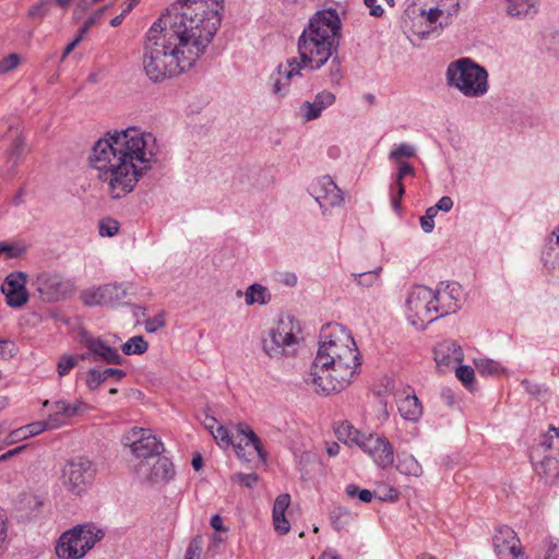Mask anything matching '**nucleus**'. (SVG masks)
Returning a JSON list of instances; mask_svg holds the SVG:
<instances>
[{
    "label": "nucleus",
    "instance_id": "1",
    "mask_svg": "<svg viewBox=\"0 0 559 559\" xmlns=\"http://www.w3.org/2000/svg\"><path fill=\"white\" fill-rule=\"evenodd\" d=\"M222 9L219 0H185L178 11L154 22L143 55L148 79L160 82L193 68L221 25Z\"/></svg>",
    "mask_w": 559,
    "mask_h": 559
},
{
    "label": "nucleus",
    "instance_id": "2",
    "mask_svg": "<svg viewBox=\"0 0 559 559\" xmlns=\"http://www.w3.org/2000/svg\"><path fill=\"white\" fill-rule=\"evenodd\" d=\"M157 138L140 127L108 131L88 155V165L111 199L131 193L139 181L157 164Z\"/></svg>",
    "mask_w": 559,
    "mask_h": 559
},
{
    "label": "nucleus",
    "instance_id": "3",
    "mask_svg": "<svg viewBox=\"0 0 559 559\" xmlns=\"http://www.w3.org/2000/svg\"><path fill=\"white\" fill-rule=\"evenodd\" d=\"M361 356L352 333L329 323L321 329L317 355L304 376L314 393L330 395L347 389L358 376Z\"/></svg>",
    "mask_w": 559,
    "mask_h": 559
},
{
    "label": "nucleus",
    "instance_id": "4",
    "mask_svg": "<svg viewBox=\"0 0 559 559\" xmlns=\"http://www.w3.org/2000/svg\"><path fill=\"white\" fill-rule=\"evenodd\" d=\"M342 37V21L335 9L317 11L297 41L299 58L309 70L321 69L337 51Z\"/></svg>",
    "mask_w": 559,
    "mask_h": 559
},
{
    "label": "nucleus",
    "instance_id": "5",
    "mask_svg": "<svg viewBox=\"0 0 559 559\" xmlns=\"http://www.w3.org/2000/svg\"><path fill=\"white\" fill-rule=\"evenodd\" d=\"M488 71L467 57L451 61L445 70V82L467 98H480L489 91Z\"/></svg>",
    "mask_w": 559,
    "mask_h": 559
},
{
    "label": "nucleus",
    "instance_id": "6",
    "mask_svg": "<svg viewBox=\"0 0 559 559\" xmlns=\"http://www.w3.org/2000/svg\"><path fill=\"white\" fill-rule=\"evenodd\" d=\"M413 20L412 31L419 38H429L449 26L459 14L460 0H430Z\"/></svg>",
    "mask_w": 559,
    "mask_h": 559
},
{
    "label": "nucleus",
    "instance_id": "7",
    "mask_svg": "<svg viewBox=\"0 0 559 559\" xmlns=\"http://www.w3.org/2000/svg\"><path fill=\"white\" fill-rule=\"evenodd\" d=\"M301 328L290 316L280 318L262 338V349L272 359H282L296 354Z\"/></svg>",
    "mask_w": 559,
    "mask_h": 559
},
{
    "label": "nucleus",
    "instance_id": "8",
    "mask_svg": "<svg viewBox=\"0 0 559 559\" xmlns=\"http://www.w3.org/2000/svg\"><path fill=\"white\" fill-rule=\"evenodd\" d=\"M337 433L340 439H344L345 443L358 445L378 467L385 469L393 465V445L384 436L362 433L350 424H342L337 429Z\"/></svg>",
    "mask_w": 559,
    "mask_h": 559
},
{
    "label": "nucleus",
    "instance_id": "9",
    "mask_svg": "<svg viewBox=\"0 0 559 559\" xmlns=\"http://www.w3.org/2000/svg\"><path fill=\"white\" fill-rule=\"evenodd\" d=\"M104 536V530L96 524H79L61 534L55 552L60 559H82Z\"/></svg>",
    "mask_w": 559,
    "mask_h": 559
},
{
    "label": "nucleus",
    "instance_id": "10",
    "mask_svg": "<svg viewBox=\"0 0 559 559\" xmlns=\"http://www.w3.org/2000/svg\"><path fill=\"white\" fill-rule=\"evenodd\" d=\"M95 476L94 463L84 456H76L63 464L60 469L59 481L68 493L81 497L92 486Z\"/></svg>",
    "mask_w": 559,
    "mask_h": 559
},
{
    "label": "nucleus",
    "instance_id": "11",
    "mask_svg": "<svg viewBox=\"0 0 559 559\" xmlns=\"http://www.w3.org/2000/svg\"><path fill=\"white\" fill-rule=\"evenodd\" d=\"M433 298V289L427 286L416 285L409 289L405 300V316L412 325L424 329L438 319Z\"/></svg>",
    "mask_w": 559,
    "mask_h": 559
},
{
    "label": "nucleus",
    "instance_id": "12",
    "mask_svg": "<svg viewBox=\"0 0 559 559\" xmlns=\"http://www.w3.org/2000/svg\"><path fill=\"white\" fill-rule=\"evenodd\" d=\"M124 444L130 447L139 463H148L164 451L163 442L157 439L151 429L132 428L124 437Z\"/></svg>",
    "mask_w": 559,
    "mask_h": 559
},
{
    "label": "nucleus",
    "instance_id": "13",
    "mask_svg": "<svg viewBox=\"0 0 559 559\" xmlns=\"http://www.w3.org/2000/svg\"><path fill=\"white\" fill-rule=\"evenodd\" d=\"M235 430L236 435L231 447L235 448L237 456L250 461L251 456L257 455L262 462H265L266 452L257 433L245 423L236 425Z\"/></svg>",
    "mask_w": 559,
    "mask_h": 559
},
{
    "label": "nucleus",
    "instance_id": "14",
    "mask_svg": "<svg viewBox=\"0 0 559 559\" xmlns=\"http://www.w3.org/2000/svg\"><path fill=\"white\" fill-rule=\"evenodd\" d=\"M128 297V288L123 284H106L96 288L85 289L81 300L86 306L117 307Z\"/></svg>",
    "mask_w": 559,
    "mask_h": 559
},
{
    "label": "nucleus",
    "instance_id": "15",
    "mask_svg": "<svg viewBox=\"0 0 559 559\" xmlns=\"http://www.w3.org/2000/svg\"><path fill=\"white\" fill-rule=\"evenodd\" d=\"M309 191L319 203L323 214L329 209L341 206L344 203L342 190L330 176L319 177L311 183Z\"/></svg>",
    "mask_w": 559,
    "mask_h": 559
},
{
    "label": "nucleus",
    "instance_id": "16",
    "mask_svg": "<svg viewBox=\"0 0 559 559\" xmlns=\"http://www.w3.org/2000/svg\"><path fill=\"white\" fill-rule=\"evenodd\" d=\"M135 474L142 481L166 484L175 476V468L169 459L158 455L148 463L136 464Z\"/></svg>",
    "mask_w": 559,
    "mask_h": 559
},
{
    "label": "nucleus",
    "instance_id": "17",
    "mask_svg": "<svg viewBox=\"0 0 559 559\" xmlns=\"http://www.w3.org/2000/svg\"><path fill=\"white\" fill-rule=\"evenodd\" d=\"M302 69H306L302 60L296 57L278 64L276 72L271 76L273 94L280 97L287 95L293 80L301 75Z\"/></svg>",
    "mask_w": 559,
    "mask_h": 559
},
{
    "label": "nucleus",
    "instance_id": "18",
    "mask_svg": "<svg viewBox=\"0 0 559 559\" xmlns=\"http://www.w3.org/2000/svg\"><path fill=\"white\" fill-rule=\"evenodd\" d=\"M493 548L498 559H527L515 532L501 526L493 536Z\"/></svg>",
    "mask_w": 559,
    "mask_h": 559
},
{
    "label": "nucleus",
    "instance_id": "19",
    "mask_svg": "<svg viewBox=\"0 0 559 559\" xmlns=\"http://www.w3.org/2000/svg\"><path fill=\"white\" fill-rule=\"evenodd\" d=\"M433 295L438 318L454 313L461 308L463 294L459 283H441L440 286L433 290Z\"/></svg>",
    "mask_w": 559,
    "mask_h": 559
},
{
    "label": "nucleus",
    "instance_id": "20",
    "mask_svg": "<svg viewBox=\"0 0 559 559\" xmlns=\"http://www.w3.org/2000/svg\"><path fill=\"white\" fill-rule=\"evenodd\" d=\"M44 407L48 408V419L50 427L57 429L69 424L70 419L83 413L87 406L82 401L69 403L64 400L53 402L45 401Z\"/></svg>",
    "mask_w": 559,
    "mask_h": 559
},
{
    "label": "nucleus",
    "instance_id": "21",
    "mask_svg": "<svg viewBox=\"0 0 559 559\" xmlns=\"http://www.w3.org/2000/svg\"><path fill=\"white\" fill-rule=\"evenodd\" d=\"M36 285L41 296L49 301H57L63 298L72 289L71 282L56 273L38 275Z\"/></svg>",
    "mask_w": 559,
    "mask_h": 559
},
{
    "label": "nucleus",
    "instance_id": "22",
    "mask_svg": "<svg viewBox=\"0 0 559 559\" xmlns=\"http://www.w3.org/2000/svg\"><path fill=\"white\" fill-rule=\"evenodd\" d=\"M1 290L10 307L20 308L28 301L26 275L22 272L10 273L2 283Z\"/></svg>",
    "mask_w": 559,
    "mask_h": 559
},
{
    "label": "nucleus",
    "instance_id": "23",
    "mask_svg": "<svg viewBox=\"0 0 559 559\" xmlns=\"http://www.w3.org/2000/svg\"><path fill=\"white\" fill-rule=\"evenodd\" d=\"M336 96L330 91H321L312 100H305L299 107V116L304 122H310L321 117L323 110L335 103Z\"/></svg>",
    "mask_w": 559,
    "mask_h": 559
},
{
    "label": "nucleus",
    "instance_id": "24",
    "mask_svg": "<svg viewBox=\"0 0 559 559\" xmlns=\"http://www.w3.org/2000/svg\"><path fill=\"white\" fill-rule=\"evenodd\" d=\"M396 171L392 176V183L390 186V199L392 209L400 213L402 210V198L405 194L404 180L406 177L415 176V168L407 162L394 163Z\"/></svg>",
    "mask_w": 559,
    "mask_h": 559
},
{
    "label": "nucleus",
    "instance_id": "25",
    "mask_svg": "<svg viewBox=\"0 0 559 559\" xmlns=\"http://www.w3.org/2000/svg\"><path fill=\"white\" fill-rule=\"evenodd\" d=\"M83 343L94 360H102L109 365H121L124 360L117 348L109 346L99 337L87 336L84 337Z\"/></svg>",
    "mask_w": 559,
    "mask_h": 559
},
{
    "label": "nucleus",
    "instance_id": "26",
    "mask_svg": "<svg viewBox=\"0 0 559 559\" xmlns=\"http://www.w3.org/2000/svg\"><path fill=\"white\" fill-rule=\"evenodd\" d=\"M436 364L441 367H450L461 364L464 359L462 347L452 341L439 343L433 350Z\"/></svg>",
    "mask_w": 559,
    "mask_h": 559
},
{
    "label": "nucleus",
    "instance_id": "27",
    "mask_svg": "<svg viewBox=\"0 0 559 559\" xmlns=\"http://www.w3.org/2000/svg\"><path fill=\"white\" fill-rule=\"evenodd\" d=\"M542 261L550 271H559V226L547 237L542 251Z\"/></svg>",
    "mask_w": 559,
    "mask_h": 559
},
{
    "label": "nucleus",
    "instance_id": "28",
    "mask_svg": "<svg viewBox=\"0 0 559 559\" xmlns=\"http://www.w3.org/2000/svg\"><path fill=\"white\" fill-rule=\"evenodd\" d=\"M290 504V496L288 493L280 495L273 506V525L274 530L284 535L289 532L290 524L285 516V512Z\"/></svg>",
    "mask_w": 559,
    "mask_h": 559
},
{
    "label": "nucleus",
    "instance_id": "29",
    "mask_svg": "<svg viewBox=\"0 0 559 559\" xmlns=\"http://www.w3.org/2000/svg\"><path fill=\"white\" fill-rule=\"evenodd\" d=\"M397 409L401 416L409 421H418L423 416V405L413 393H406L397 401Z\"/></svg>",
    "mask_w": 559,
    "mask_h": 559
},
{
    "label": "nucleus",
    "instance_id": "30",
    "mask_svg": "<svg viewBox=\"0 0 559 559\" xmlns=\"http://www.w3.org/2000/svg\"><path fill=\"white\" fill-rule=\"evenodd\" d=\"M508 15L516 19L533 17L539 8V0H506Z\"/></svg>",
    "mask_w": 559,
    "mask_h": 559
},
{
    "label": "nucleus",
    "instance_id": "31",
    "mask_svg": "<svg viewBox=\"0 0 559 559\" xmlns=\"http://www.w3.org/2000/svg\"><path fill=\"white\" fill-rule=\"evenodd\" d=\"M395 468L401 474L408 477H420L424 473L421 464L417 459L405 451L397 453Z\"/></svg>",
    "mask_w": 559,
    "mask_h": 559
},
{
    "label": "nucleus",
    "instance_id": "32",
    "mask_svg": "<svg viewBox=\"0 0 559 559\" xmlns=\"http://www.w3.org/2000/svg\"><path fill=\"white\" fill-rule=\"evenodd\" d=\"M271 300L269 289L261 284H252L245 292V302L247 306L254 304L266 305Z\"/></svg>",
    "mask_w": 559,
    "mask_h": 559
},
{
    "label": "nucleus",
    "instance_id": "33",
    "mask_svg": "<svg viewBox=\"0 0 559 559\" xmlns=\"http://www.w3.org/2000/svg\"><path fill=\"white\" fill-rule=\"evenodd\" d=\"M474 365L479 374L484 377H496L504 373L506 371L501 362L487 357L474 359Z\"/></svg>",
    "mask_w": 559,
    "mask_h": 559
},
{
    "label": "nucleus",
    "instance_id": "34",
    "mask_svg": "<svg viewBox=\"0 0 559 559\" xmlns=\"http://www.w3.org/2000/svg\"><path fill=\"white\" fill-rule=\"evenodd\" d=\"M536 472L552 481H559V455L545 456V459L536 465Z\"/></svg>",
    "mask_w": 559,
    "mask_h": 559
},
{
    "label": "nucleus",
    "instance_id": "35",
    "mask_svg": "<svg viewBox=\"0 0 559 559\" xmlns=\"http://www.w3.org/2000/svg\"><path fill=\"white\" fill-rule=\"evenodd\" d=\"M416 146L411 143H400L395 145L389 153V159L393 163L406 162L405 158L416 156Z\"/></svg>",
    "mask_w": 559,
    "mask_h": 559
},
{
    "label": "nucleus",
    "instance_id": "36",
    "mask_svg": "<svg viewBox=\"0 0 559 559\" xmlns=\"http://www.w3.org/2000/svg\"><path fill=\"white\" fill-rule=\"evenodd\" d=\"M235 435V426L226 427L223 425H218L216 429L212 431L213 438L216 440L217 444L223 449L231 447Z\"/></svg>",
    "mask_w": 559,
    "mask_h": 559
},
{
    "label": "nucleus",
    "instance_id": "37",
    "mask_svg": "<svg viewBox=\"0 0 559 559\" xmlns=\"http://www.w3.org/2000/svg\"><path fill=\"white\" fill-rule=\"evenodd\" d=\"M147 348L148 343L140 335L132 336L122 345V352L126 355H141L144 354Z\"/></svg>",
    "mask_w": 559,
    "mask_h": 559
},
{
    "label": "nucleus",
    "instance_id": "38",
    "mask_svg": "<svg viewBox=\"0 0 559 559\" xmlns=\"http://www.w3.org/2000/svg\"><path fill=\"white\" fill-rule=\"evenodd\" d=\"M455 376L465 389L468 391H473L475 389V371L472 367L457 364L455 367Z\"/></svg>",
    "mask_w": 559,
    "mask_h": 559
},
{
    "label": "nucleus",
    "instance_id": "39",
    "mask_svg": "<svg viewBox=\"0 0 559 559\" xmlns=\"http://www.w3.org/2000/svg\"><path fill=\"white\" fill-rule=\"evenodd\" d=\"M27 247L21 242H0V257L3 254L7 259H16L23 255Z\"/></svg>",
    "mask_w": 559,
    "mask_h": 559
},
{
    "label": "nucleus",
    "instance_id": "40",
    "mask_svg": "<svg viewBox=\"0 0 559 559\" xmlns=\"http://www.w3.org/2000/svg\"><path fill=\"white\" fill-rule=\"evenodd\" d=\"M84 358V356H81ZM80 357L74 355H62L57 362V372L59 377H64L78 365Z\"/></svg>",
    "mask_w": 559,
    "mask_h": 559
},
{
    "label": "nucleus",
    "instance_id": "41",
    "mask_svg": "<svg viewBox=\"0 0 559 559\" xmlns=\"http://www.w3.org/2000/svg\"><path fill=\"white\" fill-rule=\"evenodd\" d=\"M52 0H39L32 4L28 9L27 15L31 19H44L51 10Z\"/></svg>",
    "mask_w": 559,
    "mask_h": 559
},
{
    "label": "nucleus",
    "instance_id": "42",
    "mask_svg": "<svg viewBox=\"0 0 559 559\" xmlns=\"http://www.w3.org/2000/svg\"><path fill=\"white\" fill-rule=\"evenodd\" d=\"M105 381H107L100 369H90L86 373L85 383L91 391L97 390Z\"/></svg>",
    "mask_w": 559,
    "mask_h": 559
},
{
    "label": "nucleus",
    "instance_id": "43",
    "mask_svg": "<svg viewBox=\"0 0 559 559\" xmlns=\"http://www.w3.org/2000/svg\"><path fill=\"white\" fill-rule=\"evenodd\" d=\"M345 491L348 497H357L362 502H370L372 498L376 497L374 492L368 489H360L357 485L354 484L347 485Z\"/></svg>",
    "mask_w": 559,
    "mask_h": 559
},
{
    "label": "nucleus",
    "instance_id": "44",
    "mask_svg": "<svg viewBox=\"0 0 559 559\" xmlns=\"http://www.w3.org/2000/svg\"><path fill=\"white\" fill-rule=\"evenodd\" d=\"M119 231L118 221L106 217L99 222V235L102 237H112Z\"/></svg>",
    "mask_w": 559,
    "mask_h": 559
},
{
    "label": "nucleus",
    "instance_id": "45",
    "mask_svg": "<svg viewBox=\"0 0 559 559\" xmlns=\"http://www.w3.org/2000/svg\"><path fill=\"white\" fill-rule=\"evenodd\" d=\"M21 63V58L17 53L13 52L0 59V74H5L16 69Z\"/></svg>",
    "mask_w": 559,
    "mask_h": 559
},
{
    "label": "nucleus",
    "instance_id": "46",
    "mask_svg": "<svg viewBox=\"0 0 559 559\" xmlns=\"http://www.w3.org/2000/svg\"><path fill=\"white\" fill-rule=\"evenodd\" d=\"M380 269L377 271H369L359 274H354L355 281L358 285L364 287L372 286L379 280Z\"/></svg>",
    "mask_w": 559,
    "mask_h": 559
},
{
    "label": "nucleus",
    "instance_id": "47",
    "mask_svg": "<svg viewBox=\"0 0 559 559\" xmlns=\"http://www.w3.org/2000/svg\"><path fill=\"white\" fill-rule=\"evenodd\" d=\"M374 495L382 501H395L399 498L397 489L392 486H379Z\"/></svg>",
    "mask_w": 559,
    "mask_h": 559
},
{
    "label": "nucleus",
    "instance_id": "48",
    "mask_svg": "<svg viewBox=\"0 0 559 559\" xmlns=\"http://www.w3.org/2000/svg\"><path fill=\"white\" fill-rule=\"evenodd\" d=\"M438 213L435 207H428L425 215L420 217V226L426 234H429L435 228V217Z\"/></svg>",
    "mask_w": 559,
    "mask_h": 559
},
{
    "label": "nucleus",
    "instance_id": "49",
    "mask_svg": "<svg viewBox=\"0 0 559 559\" xmlns=\"http://www.w3.org/2000/svg\"><path fill=\"white\" fill-rule=\"evenodd\" d=\"M231 481L243 485L245 487L251 488L258 483V475L254 473H250V474L236 473L231 476Z\"/></svg>",
    "mask_w": 559,
    "mask_h": 559
},
{
    "label": "nucleus",
    "instance_id": "50",
    "mask_svg": "<svg viewBox=\"0 0 559 559\" xmlns=\"http://www.w3.org/2000/svg\"><path fill=\"white\" fill-rule=\"evenodd\" d=\"M144 324H145L146 332L155 333L165 326V324H166L165 316L163 312H160V313L156 314L155 317L147 319Z\"/></svg>",
    "mask_w": 559,
    "mask_h": 559
},
{
    "label": "nucleus",
    "instance_id": "51",
    "mask_svg": "<svg viewBox=\"0 0 559 559\" xmlns=\"http://www.w3.org/2000/svg\"><path fill=\"white\" fill-rule=\"evenodd\" d=\"M202 540L200 537L192 539L187 548L185 559H200Z\"/></svg>",
    "mask_w": 559,
    "mask_h": 559
},
{
    "label": "nucleus",
    "instance_id": "52",
    "mask_svg": "<svg viewBox=\"0 0 559 559\" xmlns=\"http://www.w3.org/2000/svg\"><path fill=\"white\" fill-rule=\"evenodd\" d=\"M26 428H27L29 438L34 437V436H37V435L41 433L43 431H45L47 429H52L50 427L48 418L45 419V420H40V421H35V423L28 424V425H26Z\"/></svg>",
    "mask_w": 559,
    "mask_h": 559
},
{
    "label": "nucleus",
    "instance_id": "53",
    "mask_svg": "<svg viewBox=\"0 0 559 559\" xmlns=\"http://www.w3.org/2000/svg\"><path fill=\"white\" fill-rule=\"evenodd\" d=\"M107 8L108 7H104L94 12L91 16H88V19L81 26L82 34H86L94 24L98 23L102 20Z\"/></svg>",
    "mask_w": 559,
    "mask_h": 559
},
{
    "label": "nucleus",
    "instance_id": "54",
    "mask_svg": "<svg viewBox=\"0 0 559 559\" xmlns=\"http://www.w3.org/2000/svg\"><path fill=\"white\" fill-rule=\"evenodd\" d=\"M16 346L12 341L0 340V357L3 359L12 358L15 355Z\"/></svg>",
    "mask_w": 559,
    "mask_h": 559
},
{
    "label": "nucleus",
    "instance_id": "55",
    "mask_svg": "<svg viewBox=\"0 0 559 559\" xmlns=\"http://www.w3.org/2000/svg\"><path fill=\"white\" fill-rule=\"evenodd\" d=\"M27 438H29L27 428H26V426H23V427H20L17 429L11 431V433L8 437L9 440H8L7 444H11V443H14V442H17L21 440H25Z\"/></svg>",
    "mask_w": 559,
    "mask_h": 559
},
{
    "label": "nucleus",
    "instance_id": "56",
    "mask_svg": "<svg viewBox=\"0 0 559 559\" xmlns=\"http://www.w3.org/2000/svg\"><path fill=\"white\" fill-rule=\"evenodd\" d=\"M545 547L546 552L544 559H559V543L547 540Z\"/></svg>",
    "mask_w": 559,
    "mask_h": 559
},
{
    "label": "nucleus",
    "instance_id": "57",
    "mask_svg": "<svg viewBox=\"0 0 559 559\" xmlns=\"http://www.w3.org/2000/svg\"><path fill=\"white\" fill-rule=\"evenodd\" d=\"M365 5L369 9V14L374 17H381L384 9L377 4V0H364Z\"/></svg>",
    "mask_w": 559,
    "mask_h": 559
},
{
    "label": "nucleus",
    "instance_id": "58",
    "mask_svg": "<svg viewBox=\"0 0 559 559\" xmlns=\"http://www.w3.org/2000/svg\"><path fill=\"white\" fill-rule=\"evenodd\" d=\"M106 379H115L117 382L121 381L126 377V372L117 368H106L102 370Z\"/></svg>",
    "mask_w": 559,
    "mask_h": 559
},
{
    "label": "nucleus",
    "instance_id": "59",
    "mask_svg": "<svg viewBox=\"0 0 559 559\" xmlns=\"http://www.w3.org/2000/svg\"><path fill=\"white\" fill-rule=\"evenodd\" d=\"M432 207L437 213L439 211L449 212L453 207V201L450 197H442Z\"/></svg>",
    "mask_w": 559,
    "mask_h": 559
},
{
    "label": "nucleus",
    "instance_id": "60",
    "mask_svg": "<svg viewBox=\"0 0 559 559\" xmlns=\"http://www.w3.org/2000/svg\"><path fill=\"white\" fill-rule=\"evenodd\" d=\"M8 535V526H7V516L3 511L0 509V545L4 543Z\"/></svg>",
    "mask_w": 559,
    "mask_h": 559
},
{
    "label": "nucleus",
    "instance_id": "61",
    "mask_svg": "<svg viewBox=\"0 0 559 559\" xmlns=\"http://www.w3.org/2000/svg\"><path fill=\"white\" fill-rule=\"evenodd\" d=\"M211 526L216 531V533L227 532V527L223 525V520L218 514L212 516Z\"/></svg>",
    "mask_w": 559,
    "mask_h": 559
},
{
    "label": "nucleus",
    "instance_id": "62",
    "mask_svg": "<svg viewBox=\"0 0 559 559\" xmlns=\"http://www.w3.org/2000/svg\"><path fill=\"white\" fill-rule=\"evenodd\" d=\"M26 445H20L0 455V462H4L24 451Z\"/></svg>",
    "mask_w": 559,
    "mask_h": 559
},
{
    "label": "nucleus",
    "instance_id": "63",
    "mask_svg": "<svg viewBox=\"0 0 559 559\" xmlns=\"http://www.w3.org/2000/svg\"><path fill=\"white\" fill-rule=\"evenodd\" d=\"M218 426L217 424V420L215 417L213 416H209L206 415L205 416V419H204V427L212 433V431H214L216 429V427Z\"/></svg>",
    "mask_w": 559,
    "mask_h": 559
},
{
    "label": "nucleus",
    "instance_id": "64",
    "mask_svg": "<svg viewBox=\"0 0 559 559\" xmlns=\"http://www.w3.org/2000/svg\"><path fill=\"white\" fill-rule=\"evenodd\" d=\"M318 559H340V557L334 550L329 549L323 551Z\"/></svg>",
    "mask_w": 559,
    "mask_h": 559
}]
</instances>
